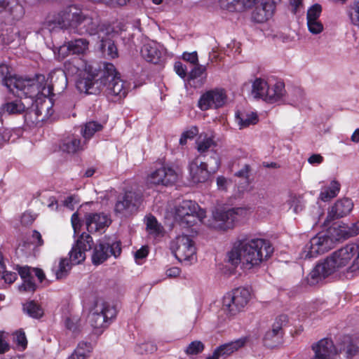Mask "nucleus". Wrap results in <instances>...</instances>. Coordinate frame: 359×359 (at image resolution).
Returning a JSON list of instances; mask_svg holds the SVG:
<instances>
[{
    "label": "nucleus",
    "instance_id": "nucleus-30",
    "mask_svg": "<svg viewBox=\"0 0 359 359\" xmlns=\"http://www.w3.org/2000/svg\"><path fill=\"white\" fill-rule=\"evenodd\" d=\"M65 46L72 55H85L89 49V41L83 38L75 39L67 41Z\"/></svg>",
    "mask_w": 359,
    "mask_h": 359
},
{
    "label": "nucleus",
    "instance_id": "nucleus-55",
    "mask_svg": "<svg viewBox=\"0 0 359 359\" xmlns=\"http://www.w3.org/2000/svg\"><path fill=\"white\" fill-rule=\"evenodd\" d=\"M206 71V67L196 64V66L191 72V78L201 76Z\"/></svg>",
    "mask_w": 359,
    "mask_h": 359
},
{
    "label": "nucleus",
    "instance_id": "nucleus-6",
    "mask_svg": "<svg viewBox=\"0 0 359 359\" xmlns=\"http://www.w3.org/2000/svg\"><path fill=\"white\" fill-rule=\"evenodd\" d=\"M250 298V292L248 288H236L224 296L222 310L229 316H236L244 309Z\"/></svg>",
    "mask_w": 359,
    "mask_h": 359
},
{
    "label": "nucleus",
    "instance_id": "nucleus-57",
    "mask_svg": "<svg viewBox=\"0 0 359 359\" xmlns=\"http://www.w3.org/2000/svg\"><path fill=\"white\" fill-rule=\"evenodd\" d=\"M183 59L191 64L196 65L198 62L197 53L196 51L192 53H184L183 54Z\"/></svg>",
    "mask_w": 359,
    "mask_h": 359
},
{
    "label": "nucleus",
    "instance_id": "nucleus-34",
    "mask_svg": "<svg viewBox=\"0 0 359 359\" xmlns=\"http://www.w3.org/2000/svg\"><path fill=\"white\" fill-rule=\"evenodd\" d=\"M340 184L338 182L333 180L329 186L324 187L320 193L319 198L323 201H328L336 197L339 192Z\"/></svg>",
    "mask_w": 359,
    "mask_h": 359
},
{
    "label": "nucleus",
    "instance_id": "nucleus-20",
    "mask_svg": "<svg viewBox=\"0 0 359 359\" xmlns=\"http://www.w3.org/2000/svg\"><path fill=\"white\" fill-rule=\"evenodd\" d=\"M164 49L159 43L150 41L144 43L141 48V55L147 62L158 64L164 55Z\"/></svg>",
    "mask_w": 359,
    "mask_h": 359
},
{
    "label": "nucleus",
    "instance_id": "nucleus-21",
    "mask_svg": "<svg viewBox=\"0 0 359 359\" xmlns=\"http://www.w3.org/2000/svg\"><path fill=\"white\" fill-rule=\"evenodd\" d=\"M116 34L112 31L111 27L108 26L105 28V32L103 35H100V50L103 53H106L111 58L118 57V49L114 43L113 38Z\"/></svg>",
    "mask_w": 359,
    "mask_h": 359
},
{
    "label": "nucleus",
    "instance_id": "nucleus-26",
    "mask_svg": "<svg viewBox=\"0 0 359 359\" xmlns=\"http://www.w3.org/2000/svg\"><path fill=\"white\" fill-rule=\"evenodd\" d=\"M248 341L247 337H241L235 341L220 345L214 351L219 358L221 357L226 358L243 347Z\"/></svg>",
    "mask_w": 359,
    "mask_h": 359
},
{
    "label": "nucleus",
    "instance_id": "nucleus-40",
    "mask_svg": "<svg viewBox=\"0 0 359 359\" xmlns=\"http://www.w3.org/2000/svg\"><path fill=\"white\" fill-rule=\"evenodd\" d=\"M102 128L103 126L101 123L93 121L87 122L82 127L81 133L86 142L90 140L96 132L102 130Z\"/></svg>",
    "mask_w": 359,
    "mask_h": 359
},
{
    "label": "nucleus",
    "instance_id": "nucleus-13",
    "mask_svg": "<svg viewBox=\"0 0 359 359\" xmlns=\"http://www.w3.org/2000/svg\"><path fill=\"white\" fill-rule=\"evenodd\" d=\"M121 253L120 241H113L105 239L100 241L95 247L92 255V262L95 265H99L106 261L111 256L118 257Z\"/></svg>",
    "mask_w": 359,
    "mask_h": 359
},
{
    "label": "nucleus",
    "instance_id": "nucleus-31",
    "mask_svg": "<svg viewBox=\"0 0 359 359\" xmlns=\"http://www.w3.org/2000/svg\"><path fill=\"white\" fill-rule=\"evenodd\" d=\"M235 118L240 129L255 125L259 121L258 116L254 111H237Z\"/></svg>",
    "mask_w": 359,
    "mask_h": 359
},
{
    "label": "nucleus",
    "instance_id": "nucleus-14",
    "mask_svg": "<svg viewBox=\"0 0 359 359\" xmlns=\"http://www.w3.org/2000/svg\"><path fill=\"white\" fill-rule=\"evenodd\" d=\"M244 212L245 210L241 208L228 210L217 209L212 212L215 222L213 227L222 230L231 229Z\"/></svg>",
    "mask_w": 359,
    "mask_h": 359
},
{
    "label": "nucleus",
    "instance_id": "nucleus-50",
    "mask_svg": "<svg viewBox=\"0 0 359 359\" xmlns=\"http://www.w3.org/2000/svg\"><path fill=\"white\" fill-rule=\"evenodd\" d=\"M156 350V346L150 341L142 343L138 345L137 348V351L139 353H154Z\"/></svg>",
    "mask_w": 359,
    "mask_h": 359
},
{
    "label": "nucleus",
    "instance_id": "nucleus-44",
    "mask_svg": "<svg viewBox=\"0 0 359 359\" xmlns=\"http://www.w3.org/2000/svg\"><path fill=\"white\" fill-rule=\"evenodd\" d=\"M347 13L351 23L359 27V0L353 1L348 6Z\"/></svg>",
    "mask_w": 359,
    "mask_h": 359
},
{
    "label": "nucleus",
    "instance_id": "nucleus-11",
    "mask_svg": "<svg viewBox=\"0 0 359 359\" xmlns=\"http://www.w3.org/2000/svg\"><path fill=\"white\" fill-rule=\"evenodd\" d=\"M143 196L140 191L129 190L118 196L114 211L124 217H129L139 210Z\"/></svg>",
    "mask_w": 359,
    "mask_h": 359
},
{
    "label": "nucleus",
    "instance_id": "nucleus-9",
    "mask_svg": "<svg viewBox=\"0 0 359 359\" xmlns=\"http://www.w3.org/2000/svg\"><path fill=\"white\" fill-rule=\"evenodd\" d=\"M116 315V311L113 306L103 302H97L90 316V323L96 333L100 334Z\"/></svg>",
    "mask_w": 359,
    "mask_h": 359
},
{
    "label": "nucleus",
    "instance_id": "nucleus-47",
    "mask_svg": "<svg viewBox=\"0 0 359 359\" xmlns=\"http://www.w3.org/2000/svg\"><path fill=\"white\" fill-rule=\"evenodd\" d=\"M146 225L149 233L158 235L161 232V226L156 219L152 215H149L146 217Z\"/></svg>",
    "mask_w": 359,
    "mask_h": 359
},
{
    "label": "nucleus",
    "instance_id": "nucleus-63",
    "mask_svg": "<svg viewBox=\"0 0 359 359\" xmlns=\"http://www.w3.org/2000/svg\"><path fill=\"white\" fill-rule=\"evenodd\" d=\"M198 133V128L196 126H192L190 129L184 131L182 134L187 137L188 140L193 139Z\"/></svg>",
    "mask_w": 359,
    "mask_h": 359
},
{
    "label": "nucleus",
    "instance_id": "nucleus-18",
    "mask_svg": "<svg viewBox=\"0 0 359 359\" xmlns=\"http://www.w3.org/2000/svg\"><path fill=\"white\" fill-rule=\"evenodd\" d=\"M287 320L285 316H280L273 324L271 330L267 331L264 337V345L269 348L276 346L283 337L282 325Z\"/></svg>",
    "mask_w": 359,
    "mask_h": 359
},
{
    "label": "nucleus",
    "instance_id": "nucleus-3",
    "mask_svg": "<svg viewBox=\"0 0 359 359\" xmlns=\"http://www.w3.org/2000/svg\"><path fill=\"white\" fill-rule=\"evenodd\" d=\"M65 75L76 77V86L81 93L95 94L97 88L95 76L93 67L82 58H74L65 62Z\"/></svg>",
    "mask_w": 359,
    "mask_h": 359
},
{
    "label": "nucleus",
    "instance_id": "nucleus-28",
    "mask_svg": "<svg viewBox=\"0 0 359 359\" xmlns=\"http://www.w3.org/2000/svg\"><path fill=\"white\" fill-rule=\"evenodd\" d=\"M86 140L81 143L78 136L72 135L63 140L60 149L67 153L74 154L84 149Z\"/></svg>",
    "mask_w": 359,
    "mask_h": 359
},
{
    "label": "nucleus",
    "instance_id": "nucleus-8",
    "mask_svg": "<svg viewBox=\"0 0 359 359\" xmlns=\"http://www.w3.org/2000/svg\"><path fill=\"white\" fill-rule=\"evenodd\" d=\"M205 217V212L192 201H183L175 208V218L184 226H192Z\"/></svg>",
    "mask_w": 359,
    "mask_h": 359
},
{
    "label": "nucleus",
    "instance_id": "nucleus-48",
    "mask_svg": "<svg viewBox=\"0 0 359 359\" xmlns=\"http://www.w3.org/2000/svg\"><path fill=\"white\" fill-rule=\"evenodd\" d=\"M322 12V7L320 4H316L311 6L306 15L307 21L319 20V17Z\"/></svg>",
    "mask_w": 359,
    "mask_h": 359
},
{
    "label": "nucleus",
    "instance_id": "nucleus-38",
    "mask_svg": "<svg viewBox=\"0 0 359 359\" xmlns=\"http://www.w3.org/2000/svg\"><path fill=\"white\" fill-rule=\"evenodd\" d=\"M25 106L21 100L8 102L1 107V110L8 114H20L25 111Z\"/></svg>",
    "mask_w": 359,
    "mask_h": 359
},
{
    "label": "nucleus",
    "instance_id": "nucleus-19",
    "mask_svg": "<svg viewBox=\"0 0 359 359\" xmlns=\"http://www.w3.org/2000/svg\"><path fill=\"white\" fill-rule=\"evenodd\" d=\"M85 219L87 230L91 233L104 229L111 223V219L104 213H88Z\"/></svg>",
    "mask_w": 359,
    "mask_h": 359
},
{
    "label": "nucleus",
    "instance_id": "nucleus-52",
    "mask_svg": "<svg viewBox=\"0 0 359 359\" xmlns=\"http://www.w3.org/2000/svg\"><path fill=\"white\" fill-rule=\"evenodd\" d=\"M14 340L18 346L25 348L27 346V341L25 333L22 330H18L14 333Z\"/></svg>",
    "mask_w": 359,
    "mask_h": 359
},
{
    "label": "nucleus",
    "instance_id": "nucleus-35",
    "mask_svg": "<svg viewBox=\"0 0 359 359\" xmlns=\"http://www.w3.org/2000/svg\"><path fill=\"white\" fill-rule=\"evenodd\" d=\"M72 265L67 258H61L58 263L53 266L52 270L57 279H62L68 275Z\"/></svg>",
    "mask_w": 359,
    "mask_h": 359
},
{
    "label": "nucleus",
    "instance_id": "nucleus-22",
    "mask_svg": "<svg viewBox=\"0 0 359 359\" xmlns=\"http://www.w3.org/2000/svg\"><path fill=\"white\" fill-rule=\"evenodd\" d=\"M46 86L50 90V95L62 93L67 86V79L62 69H57L50 73Z\"/></svg>",
    "mask_w": 359,
    "mask_h": 359
},
{
    "label": "nucleus",
    "instance_id": "nucleus-56",
    "mask_svg": "<svg viewBox=\"0 0 359 359\" xmlns=\"http://www.w3.org/2000/svg\"><path fill=\"white\" fill-rule=\"evenodd\" d=\"M77 324H78L77 318H67L65 320L66 327L72 332H76L77 330V329H78Z\"/></svg>",
    "mask_w": 359,
    "mask_h": 359
},
{
    "label": "nucleus",
    "instance_id": "nucleus-60",
    "mask_svg": "<svg viewBox=\"0 0 359 359\" xmlns=\"http://www.w3.org/2000/svg\"><path fill=\"white\" fill-rule=\"evenodd\" d=\"M76 203V196L71 195L68 196L63 201L62 204L70 210L74 209V205Z\"/></svg>",
    "mask_w": 359,
    "mask_h": 359
},
{
    "label": "nucleus",
    "instance_id": "nucleus-37",
    "mask_svg": "<svg viewBox=\"0 0 359 359\" xmlns=\"http://www.w3.org/2000/svg\"><path fill=\"white\" fill-rule=\"evenodd\" d=\"M269 83L262 79H256L252 85V95L255 98L264 100Z\"/></svg>",
    "mask_w": 359,
    "mask_h": 359
},
{
    "label": "nucleus",
    "instance_id": "nucleus-43",
    "mask_svg": "<svg viewBox=\"0 0 359 359\" xmlns=\"http://www.w3.org/2000/svg\"><path fill=\"white\" fill-rule=\"evenodd\" d=\"M93 243L92 237L88 233H83L77 239L75 245L86 252L91 249Z\"/></svg>",
    "mask_w": 359,
    "mask_h": 359
},
{
    "label": "nucleus",
    "instance_id": "nucleus-5",
    "mask_svg": "<svg viewBox=\"0 0 359 359\" xmlns=\"http://www.w3.org/2000/svg\"><path fill=\"white\" fill-rule=\"evenodd\" d=\"M15 86V93L18 97L25 96L32 99L40 98L41 96L47 97L50 95V90L46 86V79L44 75L38 74L32 79H23L20 77L14 81Z\"/></svg>",
    "mask_w": 359,
    "mask_h": 359
},
{
    "label": "nucleus",
    "instance_id": "nucleus-12",
    "mask_svg": "<svg viewBox=\"0 0 359 359\" xmlns=\"http://www.w3.org/2000/svg\"><path fill=\"white\" fill-rule=\"evenodd\" d=\"M226 101V90L222 88H215L205 91L201 95L198 101V107L202 111L217 109L224 107Z\"/></svg>",
    "mask_w": 359,
    "mask_h": 359
},
{
    "label": "nucleus",
    "instance_id": "nucleus-36",
    "mask_svg": "<svg viewBox=\"0 0 359 359\" xmlns=\"http://www.w3.org/2000/svg\"><path fill=\"white\" fill-rule=\"evenodd\" d=\"M92 351L93 346L90 343L81 341L68 359H86L89 357Z\"/></svg>",
    "mask_w": 359,
    "mask_h": 359
},
{
    "label": "nucleus",
    "instance_id": "nucleus-61",
    "mask_svg": "<svg viewBox=\"0 0 359 359\" xmlns=\"http://www.w3.org/2000/svg\"><path fill=\"white\" fill-rule=\"evenodd\" d=\"M211 161H212V164L210 163V171L215 172L219 169L220 166V160L218 156L216 154H215L214 156L211 157Z\"/></svg>",
    "mask_w": 359,
    "mask_h": 359
},
{
    "label": "nucleus",
    "instance_id": "nucleus-59",
    "mask_svg": "<svg viewBox=\"0 0 359 359\" xmlns=\"http://www.w3.org/2000/svg\"><path fill=\"white\" fill-rule=\"evenodd\" d=\"M174 68L177 74L181 78H184L186 76L187 69L180 62H175Z\"/></svg>",
    "mask_w": 359,
    "mask_h": 359
},
{
    "label": "nucleus",
    "instance_id": "nucleus-32",
    "mask_svg": "<svg viewBox=\"0 0 359 359\" xmlns=\"http://www.w3.org/2000/svg\"><path fill=\"white\" fill-rule=\"evenodd\" d=\"M19 78L11 76L9 67L7 65L0 64V79H1V83L13 93H15L14 88L15 86V83L13 81L18 80Z\"/></svg>",
    "mask_w": 359,
    "mask_h": 359
},
{
    "label": "nucleus",
    "instance_id": "nucleus-62",
    "mask_svg": "<svg viewBox=\"0 0 359 359\" xmlns=\"http://www.w3.org/2000/svg\"><path fill=\"white\" fill-rule=\"evenodd\" d=\"M250 172V166L248 165H245L240 170H238L235 175L237 177L244 178L245 180H248Z\"/></svg>",
    "mask_w": 359,
    "mask_h": 359
},
{
    "label": "nucleus",
    "instance_id": "nucleus-51",
    "mask_svg": "<svg viewBox=\"0 0 359 359\" xmlns=\"http://www.w3.org/2000/svg\"><path fill=\"white\" fill-rule=\"evenodd\" d=\"M307 27L313 34H320L323 30V25L320 20L307 21Z\"/></svg>",
    "mask_w": 359,
    "mask_h": 359
},
{
    "label": "nucleus",
    "instance_id": "nucleus-17",
    "mask_svg": "<svg viewBox=\"0 0 359 359\" xmlns=\"http://www.w3.org/2000/svg\"><path fill=\"white\" fill-rule=\"evenodd\" d=\"M189 175L194 183H202L208 180L210 171L208 163L201 161L199 157L195 158L189 165Z\"/></svg>",
    "mask_w": 359,
    "mask_h": 359
},
{
    "label": "nucleus",
    "instance_id": "nucleus-53",
    "mask_svg": "<svg viewBox=\"0 0 359 359\" xmlns=\"http://www.w3.org/2000/svg\"><path fill=\"white\" fill-rule=\"evenodd\" d=\"M36 289V285L32 280V278L23 280L22 285L19 286L20 291L32 292Z\"/></svg>",
    "mask_w": 359,
    "mask_h": 359
},
{
    "label": "nucleus",
    "instance_id": "nucleus-25",
    "mask_svg": "<svg viewBox=\"0 0 359 359\" xmlns=\"http://www.w3.org/2000/svg\"><path fill=\"white\" fill-rule=\"evenodd\" d=\"M104 25H100L97 18H93L91 16L85 14L83 20L81 21V26L79 27V32L78 34L86 33L90 36L99 34L102 35L105 32L104 30Z\"/></svg>",
    "mask_w": 359,
    "mask_h": 359
},
{
    "label": "nucleus",
    "instance_id": "nucleus-58",
    "mask_svg": "<svg viewBox=\"0 0 359 359\" xmlns=\"http://www.w3.org/2000/svg\"><path fill=\"white\" fill-rule=\"evenodd\" d=\"M230 184V181L223 176H219L217 178V185L219 189L226 190Z\"/></svg>",
    "mask_w": 359,
    "mask_h": 359
},
{
    "label": "nucleus",
    "instance_id": "nucleus-10",
    "mask_svg": "<svg viewBox=\"0 0 359 359\" xmlns=\"http://www.w3.org/2000/svg\"><path fill=\"white\" fill-rule=\"evenodd\" d=\"M334 245L333 238L327 234L318 233L305 245L299 254V257L302 259L316 257L334 248Z\"/></svg>",
    "mask_w": 359,
    "mask_h": 359
},
{
    "label": "nucleus",
    "instance_id": "nucleus-1",
    "mask_svg": "<svg viewBox=\"0 0 359 359\" xmlns=\"http://www.w3.org/2000/svg\"><path fill=\"white\" fill-rule=\"evenodd\" d=\"M273 252V248L269 241L259 238H243L234 243L228 258L232 265L241 264L244 271H250L259 267Z\"/></svg>",
    "mask_w": 359,
    "mask_h": 359
},
{
    "label": "nucleus",
    "instance_id": "nucleus-7",
    "mask_svg": "<svg viewBox=\"0 0 359 359\" xmlns=\"http://www.w3.org/2000/svg\"><path fill=\"white\" fill-rule=\"evenodd\" d=\"M170 250L179 262H184L187 265L191 264L197 260L194 243L187 235L176 237L170 244Z\"/></svg>",
    "mask_w": 359,
    "mask_h": 359
},
{
    "label": "nucleus",
    "instance_id": "nucleus-2",
    "mask_svg": "<svg viewBox=\"0 0 359 359\" xmlns=\"http://www.w3.org/2000/svg\"><path fill=\"white\" fill-rule=\"evenodd\" d=\"M348 266V271H359V243H350L332 252L323 262L318 263L306 277L310 285L318 283L341 269Z\"/></svg>",
    "mask_w": 359,
    "mask_h": 359
},
{
    "label": "nucleus",
    "instance_id": "nucleus-15",
    "mask_svg": "<svg viewBox=\"0 0 359 359\" xmlns=\"http://www.w3.org/2000/svg\"><path fill=\"white\" fill-rule=\"evenodd\" d=\"M178 179V174L172 168L162 166L151 172L147 177V182L154 185L170 186Z\"/></svg>",
    "mask_w": 359,
    "mask_h": 359
},
{
    "label": "nucleus",
    "instance_id": "nucleus-39",
    "mask_svg": "<svg viewBox=\"0 0 359 359\" xmlns=\"http://www.w3.org/2000/svg\"><path fill=\"white\" fill-rule=\"evenodd\" d=\"M23 311L30 317L39 319L43 316V309L34 301H29L23 304Z\"/></svg>",
    "mask_w": 359,
    "mask_h": 359
},
{
    "label": "nucleus",
    "instance_id": "nucleus-45",
    "mask_svg": "<svg viewBox=\"0 0 359 359\" xmlns=\"http://www.w3.org/2000/svg\"><path fill=\"white\" fill-rule=\"evenodd\" d=\"M69 261L73 264H79L83 262L86 259V252L82 250H79L76 245H74L69 252Z\"/></svg>",
    "mask_w": 359,
    "mask_h": 359
},
{
    "label": "nucleus",
    "instance_id": "nucleus-41",
    "mask_svg": "<svg viewBox=\"0 0 359 359\" xmlns=\"http://www.w3.org/2000/svg\"><path fill=\"white\" fill-rule=\"evenodd\" d=\"M227 3L226 8L229 11H240L245 8H251L257 0H226Z\"/></svg>",
    "mask_w": 359,
    "mask_h": 359
},
{
    "label": "nucleus",
    "instance_id": "nucleus-42",
    "mask_svg": "<svg viewBox=\"0 0 359 359\" xmlns=\"http://www.w3.org/2000/svg\"><path fill=\"white\" fill-rule=\"evenodd\" d=\"M339 231L338 235L343 238L356 236L359 233V222L352 224L351 226H339Z\"/></svg>",
    "mask_w": 359,
    "mask_h": 359
},
{
    "label": "nucleus",
    "instance_id": "nucleus-4",
    "mask_svg": "<svg viewBox=\"0 0 359 359\" xmlns=\"http://www.w3.org/2000/svg\"><path fill=\"white\" fill-rule=\"evenodd\" d=\"M86 13L76 5H70L45 22L43 29L49 32L56 29H71L74 32H79V27L81 26Z\"/></svg>",
    "mask_w": 359,
    "mask_h": 359
},
{
    "label": "nucleus",
    "instance_id": "nucleus-49",
    "mask_svg": "<svg viewBox=\"0 0 359 359\" xmlns=\"http://www.w3.org/2000/svg\"><path fill=\"white\" fill-rule=\"evenodd\" d=\"M290 208L292 209V211L297 214L303 210L304 204L303 201L300 198L293 196L289 201Z\"/></svg>",
    "mask_w": 359,
    "mask_h": 359
},
{
    "label": "nucleus",
    "instance_id": "nucleus-24",
    "mask_svg": "<svg viewBox=\"0 0 359 359\" xmlns=\"http://www.w3.org/2000/svg\"><path fill=\"white\" fill-rule=\"evenodd\" d=\"M5 12L13 20L21 19L25 10L18 0H0V13Z\"/></svg>",
    "mask_w": 359,
    "mask_h": 359
},
{
    "label": "nucleus",
    "instance_id": "nucleus-29",
    "mask_svg": "<svg viewBox=\"0 0 359 359\" xmlns=\"http://www.w3.org/2000/svg\"><path fill=\"white\" fill-rule=\"evenodd\" d=\"M285 94V89L284 83L278 81L273 86H268L264 101L269 103H274L280 100Z\"/></svg>",
    "mask_w": 359,
    "mask_h": 359
},
{
    "label": "nucleus",
    "instance_id": "nucleus-23",
    "mask_svg": "<svg viewBox=\"0 0 359 359\" xmlns=\"http://www.w3.org/2000/svg\"><path fill=\"white\" fill-rule=\"evenodd\" d=\"M353 208V203L351 199L344 198L337 201L331 207L327 217V222L343 217L351 212Z\"/></svg>",
    "mask_w": 359,
    "mask_h": 359
},
{
    "label": "nucleus",
    "instance_id": "nucleus-64",
    "mask_svg": "<svg viewBox=\"0 0 359 359\" xmlns=\"http://www.w3.org/2000/svg\"><path fill=\"white\" fill-rule=\"evenodd\" d=\"M148 249L146 246H142L140 249L137 250L135 253V259H141L145 258L148 255Z\"/></svg>",
    "mask_w": 359,
    "mask_h": 359
},
{
    "label": "nucleus",
    "instance_id": "nucleus-46",
    "mask_svg": "<svg viewBox=\"0 0 359 359\" xmlns=\"http://www.w3.org/2000/svg\"><path fill=\"white\" fill-rule=\"evenodd\" d=\"M205 346L201 341H191L184 350L187 355H197L204 350Z\"/></svg>",
    "mask_w": 359,
    "mask_h": 359
},
{
    "label": "nucleus",
    "instance_id": "nucleus-27",
    "mask_svg": "<svg viewBox=\"0 0 359 359\" xmlns=\"http://www.w3.org/2000/svg\"><path fill=\"white\" fill-rule=\"evenodd\" d=\"M107 91L109 95L118 100L126 97L128 89L126 87V83L119 76H113L108 81Z\"/></svg>",
    "mask_w": 359,
    "mask_h": 359
},
{
    "label": "nucleus",
    "instance_id": "nucleus-33",
    "mask_svg": "<svg viewBox=\"0 0 359 359\" xmlns=\"http://www.w3.org/2000/svg\"><path fill=\"white\" fill-rule=\"evenodd\" d=\"M215 147L216 142L213 137L207 134H201L196 141V148L201 154H203Z\"/></svg>",
    "mask_w": 359,
    "mask_h": 359
},
{
    "label": "nucleus",
    "instance_id": "nucleus-16",
    "mask_svg": "<svg viewBox=\"0 0 359 359\" xmlns=\"http://www.w3.org/2000/svg\"><path fill=\"white\" fill-rule=\"evenodd\" d=\"M316 359H333L337 354V350L332 339L323 338L314 343L312 346Z\"/></svg>",
    "mask_w": 359,
    "mask_h": 359
},
{
    "label": "nucleus",
    "instance_id": "nucleus-54",
    "mask_svg": "<svg viewBox=\"0 0 359 359\" xmlns=\"http://www.w3.org/2000/svg\"><path fill=\"white\" fill-rule=\"evenodd\" d=\"M104 74L108 81L112 79L113 76H118L114 65L111 63L104 65Z\"/></svg>",
    "mask_w": 359,
    "mask_h": 359
}]
</instances>
